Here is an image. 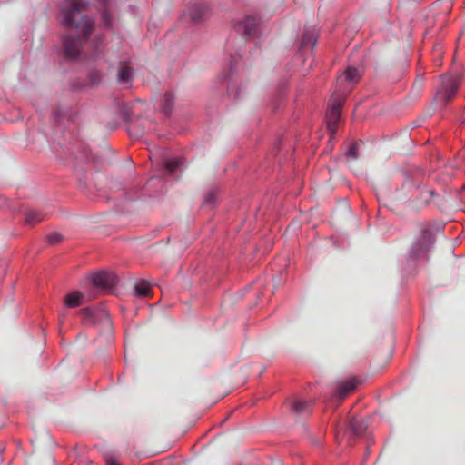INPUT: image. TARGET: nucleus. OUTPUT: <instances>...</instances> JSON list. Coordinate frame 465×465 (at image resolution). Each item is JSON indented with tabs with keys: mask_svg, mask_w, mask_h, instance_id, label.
I'll return each mask as SVG.
<instances>
[{
	"mask_svg": "<svg viewBox=\"0 0 465 465\" xmlns=\"http://www.w3.org/2000/svg\"><path fill=\"white\" fill-rule=\"evenodd\" d=\"M179 164V160L169 161L166 163V168L168 171L173 172Z\"/></svg>",
	"mask_w": 465,
	"mask_h": 465,
	"instance_id": "aec40b11",
	"label": "nucleus"
},
{
	"mask_svg": "<svg viewBox=\"0 0 465 465\" xmlns=\"http://www.w3.org/2000/svg\"><path fill=\"white\" fill-rule=\"evenodd\" d=\"M64 47L65 54L71 58L77 56L80 52L79 42L72 37L64 38Z\"/></svg>",
	"mask_w": 465,
	"mask_h": 465,
	"instance_id": "0eeeda50",
	"label": "nucleus"
},
{
	"mask_svg": "<svg viewBox=\"0 0 465 465\" xmlns=\"http://www.w3.org/2000/svg\"><path fill=\"white\" fill-rule=\"evenodd\" d=\"M361 76V73L359 71V69L349 66L341 77H343L346 82L354 84L360 80Z\"/></svg>",
	"mask_w": 465,
	"mask_h": 465,
	"instance_id": "9b49d317",
	"label": "nucleus"
},
{
	"mask_svg": "<svg viewBox=\"0 0 465 465\" xmlns=\"http://www.w3.org/2000/svg\"><path fill=\"white\" fill-rule=\"evenodd\" d=\"M275 465H282V463L281 462H277Z\"/></svg>",
	"mask_w": 465,
	"mask_h": 465,
	"instance_id": "4be33fe9",
	"label": "nucleus"
},
{
	"mask_svg": "<svg viewBox=\"0 0 465 465\" xmlns=\"http://www.w3.org/2000/svg\"><path fill=\"white\" fill-rule=\"evenodd\" d=\"M107 465H119L118 462L114 459L107 460Z\"/></svg>",
	"mask_w": 465,
	"mask_h": 465,
	"instance_id": "412c9836",
	"label": "nucleus"
},
{
	"mask_svg": "<svg viewBox=\"0 0 465 465\" xmlns=\"http://www.w3.org/2000/svg\"><path fill=\"white\" fill-rule=\"evenodd\" d=\"M363 429L356 420H351L348 426V429L344 431V435H348L351 439L352 436L359 435L362 432Z\"/></svg>",
	"mask_w": 465,
	"mask_h": 465,
	"instance_id": "ddd939ff",
	"label": "nucleus"
},
{
	"mask_svg": "<svg viewBox=\"0 0 465 465\" xmlns=\"http://www.w3.org/2000/svg\"><path fill=\"white\" fill-rule=\"evenodd\" d=\"M64 239L63 235L58 232H52L49 235H47V241L51 244H55L60 242Z\"/></svg>",
	"mask_w": 465,
	"mask_h": 465,
	"instance_id": "f3484780",
	"label": "nucleus"
},
{
	"mask_svg": "<svg viewBox=\"0 0 465 465\" xmlns=\"http://www.w3.org/2000/svg\"><path fill=\"white\" fill-rule=\"evenodd\" d=\"M430 239L424 237L420 242L415 243L413 246V252L415 256H419L424 252H426L430 246Z\"/></svg>",
	"mask_w": 465,
	"mask_h": 465,
	"instance_id": "4468645a",
	"label": "nucleus"
},
{
	"mask_svg": "<svg viewBox=\"0 0 465 465\" xmlns=\"http://www.w3.org/2000/svg\"><path fill=\"white\" fill-rule=\"evenodd\" d=\"M151 293V288L147 282L141 281L134 285V295L137 297H147Z\"/></svg>",
	"mask_w": 465,
	"mask_h": 465,
	"instance_id": "f8f14e48",
	"label": "nucleus"
},
{
	"mask_svg": "<svg viewBox=\"0 0 465 465\" xmlns=\"http://www.w3.org/2000/svg\"><path fill=\"white\" fill-rule=\"evenodd\" d=\"M165 105L163 106V111L165 114H168L173 104V97L172 94H167L164 96Z\"/></svg>",
	"mask_w": 465,
	"mask_h": 465,
	"instance_id": "a211bd4d",
	"label": "nucleus"
},
{
	"mask_svg": "<svg viewBox=\"0 0 465 465\" xmlns=\"http://www.w3.org/2000/svg\"><path fill=\"white\" fill-rule=\"evenodd\" d=\"M459 84L456 79L451 76H445L442 78L441 91L439 93L442 96V99L449 100L454 95Z\"/></svg>",
	"mask_w": 465,
	"mask_h": 465,
	"instance_id": "39448f33",
	"label": "nucleus"
},
{
	"mask_svg": "<svg viewBox=\"0 0 465 465\" xmlns=\"http://www.w3.org/2000/svg\"><path fill=\"white\" fill-rule=\"evenodd\" d=\"M83 295L78 292L67 294L64 298V304L69 308H75L82 304Z\"/></svg>",
	"mask_w": 465,
	"mask_h": 465,
	"instance_id": "9d476101",
	"label": "nucleus"
},
{
	"mask_svg": "<svg viewBox=\"0 0 465 465\" xmlns=\"http://www.w3.org/2000/svg\"><path fill=\"white\" fill-rule=\"evenodd\" d=\"M204 14V8L202 6H195L192 11L190 12V16L193 20L197 21L199 20L202 15Z\"/></svg>",
	"mask_w": 465,
	"mask_h": 465,
	"instance_id": "dca6fc26",
	"label": "nucleus"
},
{
	"mask_svg": "<svg viewBox=\"0 0 465 465\" xmlns=\"http://www.w3.org/2000/svg\"><path fill=\"white\" fill-rule=\"evenodd\" d=\"M92 279L94 285L105 290L113 289L118 282L117 276L110 272H96Z\"/></svg>",
	"mask_w": 465,
	"mask_h": 465,
	"instance_id": "20e7f679",
	"label": "nucleus"
},
{
	"mask_svg": "<svg viewBox=\"0 0 465 465\" xmlns=\"http://www.w3.org/2000/svg\"><path fill=\"white\" fill-rule=\"evenodd\" d=\"M346 156L352 160L356 159L358 157V145L352 144L351 148L348 150Z\"/></svg>",
	"mask_w": 465,
	"mask_h": 465,
	"instance_id": "6ab92c4d",
	"label": "nucleus"
},
{
	"mask_svg": "<svg viewBox=\"0 0 465 465\" xmlns=\"http://www.w3.org/2000/svg\"><path fill=\"white\" fill-rule=\"evenodd\" d=\"M359 383L360 381L355 377L337 381L335 384V393L332 397L338 400L344 399L357 388Z\"/></svg>",
	"mask_w": 465,
	"mask_h": 465,
	"instance_id": "7ed1b4c3",
	"label": "nucleus"
},
{
	"mask_svg": "<svg viewBox=\"0 0 465 465\" xmlns=\"http://www.w3.org/2000/svg\"><path fill=\"white\" fill-rule=\"evenodd\" d=\"M342 100L337 96H331L326 114L327 126L331 134L334 133L336 124L340 121Z\"/></svg>",
	"mask_w": 465,
	"mask_h": 465,
	"instance_id": "f03ea898",
	"label": "nucleus"
},
{
	"mask_svg": "<svg viewBox=\"0 0 465 465\" xmlns=\"http://www.w3.org/2000/svg\"><path fill=\"white\" fill-rule=\"evenodd\" d=\"M84 6V4L81 0H71L63 10L64 18L62 23L66 26H74L80 34L87 36L92 31V21L87 17H81V20L78 22L79 13Z\"/></svg>",
	"mask_w": 465,
	"mask_h": 465,
	"instance_id": "f257e3e1",
	"label": "nucleus"
},
{
	"mask_svg": "<svg viewBox=\"0 0 465 465\" xmlns=\"http://www.w3.org/2000/svg\"><path fill=\"white\" fill-rule=\"evenodd\" d=\"M132 69L127 66H123L118 73V80L120 83L128 84L132 79Z\"/></svg>",
	"mask_w": 465,
	"mask_h": 465,
	"instance_id": "2eb2a0df",
	"label": "nucleus"
},
{
	"mask_svg": "<svg viewBox=\"0 0 465 465\" xmlns=\"http://www.w3.org/2000/svg\"><path fill=\"white\" fill-rule=\"evenodd\" d=\"M45 215L36 210H27L25 213V223L27 225L34 226L35 224L45 220Z\"/></svg>",
	"mask_w": 465,
	"mask_h": 465,
	"instance_id": "1a4fd4ad",
	"label": "nucleus"
},
{
	"mask_svg": "<svg viewBox=\"0 0 465 465\" xmlns=\"http://www.w3.org/2000/svg\"><path fill=\"white\" fill-rule=\"evenodd\" d=\"M258 19L253 16H246L238 25V29L242 31L246 35H252L256 32Z\"/></svg>",
	"mask_w": 465,
	"mask_h": 465,
	"instance_id": "423d86ee",
	"label": "nucleus"
},
{
	"mask_svg": "<svg viewBox=\"0 0 465 465\" xmlns=\"http://www.w3.org/2000/svg\"><path fill=\"white\" fill-rule=\"evenodd\" d=\"M312 403L313 402L312 401L294 399L290 401V407L293 412L300 414L308 411L312 407Z\"/></svg>",
	"mask_w": 465,
	"mask_h": 465,
	"instance_id": "6e6552de",
	"label": "nucleus"
}]
</instances>
